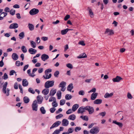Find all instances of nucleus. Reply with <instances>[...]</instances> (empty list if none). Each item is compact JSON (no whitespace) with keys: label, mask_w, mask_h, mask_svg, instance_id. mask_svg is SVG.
<instances>
[{"label":"nucleus","mask_w":134,"mask_h":134,"mask_svg":"<svg viewBox=\"0 0 134 134\" xmlns=\"http://www.w3.org/2000/svg\"><path fill=\"white\" fill-rule=\"evenodd\" d=\"M59 74V72L58 71H56L55 72L54 75L55 77H58Z\"/></svg>","instance_id":"obj_54"},{"label":"nucleus","mask_w":134,"mask_h":134,"mask_svg":"<svg viewBox=\"0 0 134 134\" xmlns=\"http://www.w3.org/2000/svg\"><path fill=\"white\" fill-rule=\"evenodd\" d=\"M7 85L8 83L7 82H6L4 83L3 86L2 92L7 96H8L9 94L10 90L8 88L6 89Z\"/></svg>","instance_id":"obj_1"},{"label":"nucleus","mask_w":134,"mask_h":134,"mask_svg":"<svg viewBox=\"0 0 134 134\" xmlns=\"http://www.w3.org/2000/svg\"><path fill=\"white\" fill-rule=\"evenodd\" d=\"M54 81H47L45 83L44 87L46 88H48L50 87H52L54 86Z\"/></svg>","instance_id":"obj_2"},{"label":"nucleus","mask_w":134,"mask_h":134,"mask_svg":"<svg viewBox=\"0 0 134 134\" xmlns=\"http://www.w3.org/2000/svg\"><path fill=\"white\" fill-rule=\"evenodd\" d=\"M98 95V93H93L91 95V99L92 100H94L96 98Z\"/></svg>","instance_id":"obj_15"},{"label":"nucleus","mask_w":134,"mask_h":134,"mask_svg":"<svg viewBox=\"0 0 134 134\" xmlns=\"http://www.w3.org/2000/svg\"><path fill=\"white\" fill-rule=\"evenodd\" d=\"M113 123L117 125L120 127H122L123 126V124L122 123L117 122L116 120L113 121Z\"/></svg>","instance_id":"obj_22"},{"label":"nucleus","mask_w":134,"mask_h":134,"mask_svg":"<svg viewBox=\"0 0 134 134\" xmlns=\"http://www.w3.org/2000/svg\"><path fill=\"white\" fill-rule=\"evenodd\" d=\"M76 118V115L75 114H72L68 117V119L72 120H74Z\"/></svg>","instance_id":"obj_26"},{"label":"nucleus","mask_w":134,"mask_h":134,"mask_svg":"<svg viewBox=\"0 0 134 134\" xmlns=\"http://www.w3.org/2000/svg\"><path fill=\"white\" fill-rule=\"evenodd\" d=\"M37 103V102L36 100H34L33 102L32 105V107L33 111H36L37 110L38 105Z\"/></svg>","instance_id":"obj_5"},{"label":"nucleus","mask_w":134,"mask_h":134,"mask_svg":"<svg viewBox=\"0 0 134 134\" xmlns=\"http://www.w3.org/2000/svg\"><path fill=\"white\" fill-rule=\"evenodd\" d=\"M72 97V96L69 94H66L65 96V98L67 100H69L71 99Z\"/></svg>","instance_id":"obj_35"},{"label":"nucleus","mask_w":134,"mask_h":134,"mask_svg":"<svg viewBox=\"0 0 134 134\" xmlns=\"http://www.w3.org/2000/svg\"><path fill=\"white\" fill-rule=\"evenodd\" d=\"M12 58L14 60H17L18 58V55L16 53H13L12 55Z\"/></svg>","instance_id":"obj_19"},{"label":"nucleus","mask_w":134,"mask_h":134,"mask_svg":"<svg viewBox=\"0 0 134 134\" xmlns=\"http://www.w3.org/2000/svg\"><path fill=\"white\" fill-rule=\"evenodd\" d=\"M87 56L84 53L81 54L77 57V58L79 59L85 58H86Z\"/></svg>","instance_id":"obj_27"},{"label":"nucleus","mask_w":134,"mask_h":134,"mask_svg":"<svg viewBox=\"0 0 134 134\" xmlns=\"http://www.w3.org/2000/svg\"><path fill=\"white\" fill-rule=\"evenodd\" d=\"M40 110L41 113L42 114H44L46 113V111L44 107H41L40 108Z\"/></svg>","instance_id":"obj_38"},{"label":"nucleus","mask_w":134,"mask_h":134,"mask_svg":"<svg viewBox=\"0 0 134 134\" xmlns=\"http://www.w3.org/2000/svg\"><path fill=\"white\" fill-rule=\"evenodd\" d=\"M46 75H43V77L45 79H48L50 78L52 76L51 74H49V75H48V74H45Z\"/></svg>","instance_id":"obj_31"},{"label":"nucleus","mask_w":134,"mask_h":134,"mask_svg":"<svg viewBox=\"0 0 134 134\" xmlns=\"http://www.w3.org/2000/svg\"><path fill=\"white\" fill-rule=\"evenodd\" d=\"M105 34H107L108 35H111L114 34V32L113 30L107 29L105 32Z\"/></svg>","instance_id":"obj_9"},{"label":"nucleus","mask_w":134,"mask_h":134,"mask_svg":"<svg viewBox=\"0 0 134 134\" xmlns=\"http://www.w3.org/2000/svg\"><path fill=\"white\" fill-rule=\"evenodd\" d=\"M87 10L89 12V14L90 17L91 18H93L94 17V14L91 8L90 7H88Z\"/></svg>","instance_id":"obj_18"},{"label":"nucleus","mask_w":134,"mask_h":134,"mask_svg":"<svg viewBox=\"0 0 134 134\" xmlns=\"http://www.w3.org/2000/svg\"><path fill=\"white\" fill-rule=\"evenodd\" d=\"M122 79L120 76H117L116 77L113 78L112 79L113 81L114 82H119Z\"/></svg>","instance_id":"obj_10"},{"label":"nucleus","mask_w":134,"mask_h":134,"mask_svg":"<svg viewBox=\"0 0 134 134\" xmlns=\"http://www.w3.org/2000/svg\"><path fill=\"white\" fill-rule=\"evenodd\" d=\"M81 129V127H77L75 128V131L76 132H77V131H80Z\"/></svg>","instance_id":"obj_59"},{"label":"nucleus","mask_w":134,"mask_h":134,"mask_svg":"<svg viewBox=\"0 0 134 134\" xmlns=\"http://www.w3.org/2000/svg\"><path fill=\"white\" fill-rule=\"evenodd\" d=\"M31 69H29L27 71V73L29 74V76L33 77L35 76V75H33L32 73V74H31Z\"/></svg>","instance_id":"obj_41"},{"label":"nucleus","mask_w":134,"mask_h":134,"mask_svg":"<svg viewBox=\"0 0 134 134\" xmlns=\"http://www.w3.org/2000/svg\"><path fill=\"white\" fill-rule=\"evenodd\" d=\"M28 27L30 31H32L34 29V26L33 25L30 23H29L28 25Z\"/></svg>","instance_id":"obj_33"},{"label":"nucleus","mask_w":134,"mask_h":134,"mask_svg":"<svg viewBox=\"0 0 134 134\" xmlns=\"http://www.w3.org/2000/svg\"><path fill=\"white\" fill-rule=\"evenodd\" d=\"M60 133L58 129H57L55 130L52 134H59Z\"/></svg>","instance_id":"obj_62"},{"label":"nucleus","mask_w":134,"mask_h":134,"mask_svg":"<svg viewBox=\"0 0 134 134\" xmlns=\"http://www.w3.org/2000/svg\"><path fill=\"white\" fill-rule=\"evenodd\" d=\"M79 44L81 45L82 46H84L85 44L83 41H80L78 43Z\"/></svg>","instance_id":"obj_58"},{"label":"nucleus","mask_w":134,"mask_h":134,"mask_svg":"<svg viewBox=\"0 0 134 134\" xmlns=\"http://www.w3.org/2000/svg\"><path fill=\"white\" fill-rule=\"evenodd\" d=\"M72 109H69L67 110L66 112V113L67 114H70L72 113Z\"/></svg>","instance_id":"obj_56"},{"label":"nucleus","mask_w":134,"mask_h":134,"mask_svg":"<svg viewBox=\"0 0 134 134\" xmlns=\"http://www.w3.org/2000/svg\"><path fill=\"white\" fill-rule=\"evenodd\" d=\"M85 109V107H80L78 109L77 112L78 114H83L84 112H85L86 109Z\"/></svg>","instance_id":"obj_11"},{"label":"nucleus","mask_w":134,"mask_h":134,"mask_svg":"<svg viewBox=\"0 0 134 134\" xmlns=\"http://www.w3.org/2000/svg\"><path fill=\"white\" fill-rule=\"evenodd\" d=\"M106 114V112L105 111H104L103 112L100 113L99 114L100 116H104Z\"/></svg>","instance_id":"obj_61"},{"label":"nucleus","mask_w":134,"mask_h":134,"mask_svg":"<svg viewBox=\"0 0 134 134\" xmlns=\"http://www.w3.org/2000/svg\"><path fill=\"white\" fill-rule=\"evenodd\" d=\"M79 94L80 95L83 96L85 94V92L83 90H81L79 92Z\"/></svg>","instance_id":"obj_47"},{"label":"nucleus","mask_w":134,"mask_h":134,"mask_svg":"<svg viewBox=\"0 0 134 134\" xmlns=\"http://www.w3.org/2000/svg\"><path fill=\"white\" fill-rule=\"evenodd\" d=\"M21 49L22 52L24 53H26L27 52V49L24 46H23L21 47Z\"/></svg>","instance_id":"obj_39"},{"label":"nucleus","mask_w":134,"mask_h":134,"mask_svg":"<svg viewBox=\"0 0 134 134\" xmlns=\"http://www.w3.org/2000/svg\"><path fill=\"white\" fill-rule=\"evenodd\" d=\"M65 100L64 99L61 100L60 101V104L61 105H63L65 103Z\"/></svg>","instance_id":"obj_46"},{"label":"nucleus","mask_w":134,"mask_h":134,"mask_svg":"<svg viewBox=\"0 0 134 134\" xmlns=\"http://www.w3.org/2000/svg\"><path fill=\"white\" fill-rule=\"evenodd\" d=\"M67 67L68 68L72 69L73 68V66L72 64L70 63H68L66 65Z\"/></svg>","instance_id":"obj_45"},{"label":"nucleus","mask_w":134,"mask_h":134,"mask_svg":"<svg viewBox=\"0 0 134 134\" xmlns=\"http://www.w3.org/2000/svg\"><path fill=\"white\" fill-rule=\"evenodd\" d=\"M30 45L33 48H35L36 47V44L34 41L30 40Z\"/></svg>","instance_id":"obj_30"},{"label":"nucleus","mask_w":134,"mask_h":134,"mask_svg":"<svg viewBox=\"0 0 134 134\" xmlns=\"http://www.w3.org/2000/svg\"><path fill=\"white\" fill-rule=\"evenodd\" d=\"M113 95V93H107L104 95V97L105 98L111 97Z\"/></svg>","instance_id":"obj_21"},{"label":"nucleus","mask_w":134,"mask_h":134,"mask_svg":"<svg viewBox=\"0 0 134 134\" xmlns=\"http://www.w3.org/2000/svg\"><path fill=\"white\" fill-rule=\"evenodd\" d=\"M74 131V129L72 128H69L67 132L69 134L72 133Z\"/></svg>","instance_id":"obj_44"},{"label":"nucleus","mask_w":134,"mask_h":134,"mask_svg":"<svg viewBox=\"0 0 134 134\" xmlns=\"http://www.w3.org/2000/svg\"><path fill=\"white\" fill-rule=\"evenodd\" d=\"M49 92V89H45L43 90L42 93L44 95L47 94Z\"/></svg>","instance_id":"obj_28"},{"label":"nucleus","mask_w":134,"mask_h":134,"mask_svg":"<svg viewBox=\"0 0 134 134\" xmlns=\"http://www.w3.org/2000/svg\"><path fill=\"white\" fill-rule=\"evenodd\" d=\"M127 97L128 99H131L132 98V97L131 94L129 92H128L127 93Z\"/></svg>","instance_id":"obj_50"},{"label":"nucleus","mask_w":134,"mask_h":134,"mask_svg":"<svg viewBox=\"0 0 134 134\" xmlns=\"http://www.w3.org/2000/svg\"><path fill=\"white\" fill-rule=\"evenodd\" d=\"M70 18V16L69 15H66L65 17L64 18V20L65 21H66L68 19H69Z\"/></svg>","instance_id":"obj_60"},{"label":"nucleus","mask_w":134,"mask_h":134,"mask_svg":"<svg viewBox=\"0 0 134 134\" xmlns=\"http://www.w3.org/2000/svg\"><path fill=\"white\" fill-rule=\"evenodd\" d=\"M28 91L30 93L34 94L35 93V91L31 88H30L28 89Z\"/></svg>","instance_id":"obj_49"},{"label":"nucleus","mask_w":134,"mask_h":134,"mask_svg":"<svg viewBox=\"0 0 134 134\" xmlns=\"http://www.w3.org/2000/svg\"><path fill=\"white\" fill-rule=\"evenodd\" d=\"M96 91V89L95 88H93L91 90L88 92V93L91 92L95 93Z\"/></svg>","instance_id":"obj_52"},{"label":"nucleus","mask_w":134,"mask_h":134,"mask_svg":"<svg viewBox=\"0 0 134 134\" xmlns=\"http://www.w3.org/2000/svg\"><path fill=\"white\" fill-rule=\"evenodd\" d=\"M73 84L72 83L70 84L67 87V90L70 91L71 92L73 88Z\"/></svg>","instance_id":"obj_29"},{"label":"nucleus","mask_w":134,"mask_h":134,"mask_svg":"<svg viewBox=\"0 0 134 134\" xmlns=\"http://www.w3.org/2000/svg\"><path fill=\"white\" fill-rule=\"evenodd\" d=\"M56 101V98L54 97H50L49 100V102H51L52 101L54 102Z\"/></svg>","instance_id":"obj_42"},{"label":"nucleus","mask_w":134,"mask_h":134,"mask_svg":"<svg viewBox=\"0 0 134 134\" xmlns=\"http://www.w3.org/2000/svg\"><path fill=\"white\" fill-rule=\"evenodd\" d=\"M86 110H87L90 114H93L94 111V110L93 107H92L87 106L85 107V109Z\"/></svg>","instance_id":"obj_3"},{"label":"nucleus","mask_w":134,"mask_h":134,"mask_svg":"<svg viewBox=\"0 0 134 134\" xmlns=\"http://www.w3.org/2000/svg\"><path fill=\"white\" fill-rule=\"evenodd\" d=\"M52 69H47L45 71V74H48V73H50L51 72Z\"/></svg>","instance_id":"obj_53"},{"label":"nucleus","mask_w":134,"mask_h":134,"mask_svg":"<svg viewBox=\"0 0 134 134\" xmlns=\"http://www.w3.org/2000/svg\"><path fill=\"white\" fill-rule=\"evenodd\" d=\"M28 51L31 54H33L36 53L37 51L32 48H30L29 49Z\"/></svg>","instance_id":"obj_16"},{"label":"nucleus","mask_w":134,"mask_h":134,"mask_svg":"<svg viewBox=\"0 0 134 134\" xmlns=\"http://www.w3.org/2000/svg\"><path fill=\"white\" fill-rule=\"evenodd\" d=\"M43 71V68H40L38 70V72L39 73H42Z\"/></svg>","instance_id":"obj_63"},{"label":"nucleus","mask_w":134,"mask_h":134,"mask_svg":"<svg viewBox=\"0 0 134 134\" xmlns=\"http://www.w3.org/2000/svg\"><path fill=\"white\" fill-rule=\"evenodd\" d=\"M99 131V130L98 127H94L91 129L90 131V132L91 134H94L98 133Z\"/></svg>","instance_id":"obj_6"},{"label":"nucleus","mask_w":134,"mask_h":134,"mask_svg":"<svg viewBox=\"0 0 134 134\" xmlns=\"http://www.w3.org/2000/svg\"><path fill=\"white\" fill-rule=\"evenodd\" d=\"M39 10L38 9L34 8L31 10L29 12L30 14L31 15H34L38 13Z\"/></svg>","instance_id":"obj_8"},{"label":"nucleus","mask_w":134,"mask_h":134,"mask_svg":"<svg viewBox=\"0 0 134 134\" xmlns=\"http://www.w3.org/2000/svg\"><path fill=\"white\" fill-rule=\"evenodd\" d=\"M3 79L4 80H7L8 78V76L6 73H5L3 76Z\"/></svg>","instance_id":"obj_55"},{"label":"nucleus","mask_w":134,"mask_h":134,"mask_svg":"<svg viewBox=\"0 0 134 134\" xmlns=\"http://www.w3.org/2000/svg\"><path fill=\"white\" fill-rule=\"evenodd\" d=\"M56 110V109L54 108H52L50 109V111L51 113H54Z\"/></svg>","instance_id":"obj_57"},{"label":"nucleus","mask_w":134,"mask_h":134,"mask_svg":"<svg viewBox=\"0 0 134 134\" xmlns=\"http://www.w3.org/2000/svg\"><path fill=\"white\" fill-rule=\"evenodd\" d=\"M66 83L64 81H62L60 82L59 85V87H61V90L63 92H64L66 89L65 86L66 85Z\"/></svg>","instance_id":"obj_4"},{"label":"nucleus","mask_w":134,"mask_h":134,"mask_svg":"<svg viewBox=\"0 0 134 134\" xmlns=\"http://www.w3.org/2000/svg\"><path fill=\"white\" fill-rule=\"evenodd\" d=\"M10 11V13L12 15H14L15 13V11L13 9H12Z\"/></svg>","instance_id":"obj_43"},{"label":"nucleus","mask_w":134,"mask_h":134,"mask_svg":"<svg viewBox=\"0 0 134 134\" xmlns=\"http://www.w3.org/2000/svg\"><path fill=\"white\" fill-rule=\"evenodd\" d=\"M37 99L38 104H40L42 103L43 100L42 97L41 96H38L37 97Z\"/></svg>","instance_id":"obj_17"},{"label":"nucleus","mask_w":134,"mask_h":134,"mask_svg":"<svg viewBox=\"0 0 134 134\" xmlns=\"http://www.w3.org/2000/svg\"><path fill=\"white\" fill-rule=\"evenodd\" d=\"M61 122L60 121H57L54 122L50 127L51 129H53L54 127H56L59 125L61 124Z\"/></svg>","instance_id":"obj_7"},{"label":"nucleus","mask_w":134,"mask_h":134,"mask_svg":"<svg viewBox=\"0 0 134 134\" xmlns=\"http://www.w3.org/2000/svg\"><path fill=\"white\" fill-rule=\"evenodd\" d=\"M102 99H96L94 101L93 103L94 104H99L102 103Z\"/></svg>","instance_id":"obj_20"},{"label":"nucleus","mask_w":134,"mask_h":134,"mask_svg":"<svg viewBox=\"0 0 134 134\" xmlns=\"http://www.w3.org/2000/svg\"><path fill=\"white\" fill-rule=\"evenodd\" d=\"M20 39H23L24 37V33L23 32L20 33L19 35Z\"/></svg>","instance_id":"obj_37"},{"label":"nucleus","mask_w":134,"mask_h":134,"mask_svg":"<svg viewBox=\"0 0 134 134\" xmlns=\"http://www.w3.org/2000/svg\"><path fill=\"white\" fill-rule=\"evenodd\" d=\"M68 32V29L67 28L65 29L62 30L61 31V33L62 35H64L66 34Z\"/></svg>","instance_id":"obj_40"},{"label":"nucleus","mask_w":134,"mask_h":134,"mask_svg":"<svg viewBox=\"0 0 134 134\" xmlns=\"http://www.w3.org/2000/svg\"><path fill=\"white\" fill-rule=\"evenodd\" d=\"M23 100L25 103H27L29 102L30 99L27 97L25 96L24 97Z\"/></svg>","instance_id":"obj_34"},{"label":"nucleus","mask_w":134,"mask_h":134,"mask_svg":"<svg viewBox=\"0 0 134 134\" xmlns=\"http://www.w3.org/2000/svg\"><path fill=\"white\" fill-rule=\"evenodd\" d=\"M69 124V121L66 119H63L62 121V125L63 126H66Z\"/></svg>","instance_id":"obj_13"},{"label":"nucleus","mask_w":134,"mask_h":134,"mask_svg":"<svg viewBox=\"0 0 134 134\" xmlns=\"http://www.w3.org/2000/svg\"><path fill=\"white\" fill-rule=\"evenodd\" d=\"M56 95L58 99H61L62 96V93L60 91H58Z\"/></svg>","instance_id":"obj_32"},{"label":"nucleus","mask_w":134,"mask_h":134,"mask_svg":"<svg viewBox=\"0 0 134 134\" xmlns=\"http://www.w3.org/2000/svg\"><path fill=\"white\" fill-rule=\"evenodd\" d=\"M18 27V24L17 23H14L11 24L9 27V28L11 29H15L17 28Z\"/></svg>","instance_id":"obj_14"},{"label":"nucleus","mask_w":134,"mask_h":134,"mask_svg":"<svg viewBox=\"0 0 134 134\" xmlns=\"http://www.w3.org/2000/svg\"><path fill=\"white\" fill-rule=\"evenodd\" d=\"M49 58V57L48 55L46 54H44L41 55V59L43 61H45Z\"/></svg>","instance_id":"obj_12"},{"label":"nucleus","mask_w":134,"mask_h":134,"mask_svg":"<svg viewBox=\"0 0 134 134\" xmlns=\"http://www.w3.org/2000/svg\"><path fill=\"white\" fill-rule=\"evenodd\" d=\"M63 115L62 114H60L55 116V118L56 119H60V118H62L63 117Z\"/></svg>","instance_id":"obj_51"},{"label":"nucleus","mask_w":134,"mask_h":134,"mask_svg":"<svg viewBox=\"0 0 134 134\" xmlns=\"http://www.w3.org/2000/svg\"><path fill=\"white\" fill-rule=\"evenodd\" d=\"M52 106L54 107H56L58 106V104L56 102V101L54 102H53L52 103Z\"/></svg>","instance_id":"obj_48"},{"label":"nucleus","mask_w":134,"mask_h":134,"mask_svg":"<svg viewBox=\"0 0 134 134\" xmlns=\"http://www.w3.org/2000/svg\"><path fill=\"white\" fill-rule=\"evenodd\" d=\"M28 84V82L26 79H23L22 81V85L24 87L27 86Z\"/></svg>","instance_id":"obj_25"},{"label":"nucleus","mask_w":134,"mask_h":134,"mask_svg":"<svg viewBox=\"0 0 134 134\" xmlns=\"http://www.w3.org/2000/svg\"><path fill=\"white\" fill-rule=\"evenodd\" d=\"M80 118L82 119L83 120L86 121H88V116L86 115L84 116L82 115L80 117Z\"/></svg>","instance_id":"obj_36"},{"label":"nucleus","mask_w":134,"mask_h":134,"mask_svg":"<svg viewBox=\"0 0 134 134\" xmlns=\"http://www.w3.org/2000/svg\"><path fill=\"white\" fill-rule=\"evenodd\" d=\"M56 89H52L50 91L49 95L51 96H53L56 93Z\"/></svg>","instance_id":"obj_24"},{"label":"nucleus","mask_w":134,"mask_h":134,"mask_svg":"<svg viewBox=\"0 0 134 134\" xmlns=\"http://www.w3.org/2000/svg\"><path fill=\"white\" fill-rule=\"evenodd\" d=\"M36 41L37 43L38 44L40 43V38L39 37H37L36 38Z\"/></svg>","instance_id":"obj_64"},{"label":"nucleus","mask_w":134,"mask_h":134,"mask_svg":"<svg viewBox=\"0 0 134 134\" xmlns=\"http://www.w3.org/2000/svg\"><path fill=\"white\" fill-rule=\"evenodd\" d=\"M79 107V105L77 104L74 105L72 108V110L74 112L76 111Z\"/></svg>","instance_id":"obj_23"}]
</instances>
